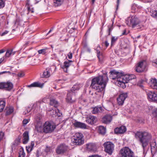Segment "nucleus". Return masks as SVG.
<instances>
[{
    "label": "nucleus",
    "instance_id": "f257e3e1",
    "mask_svg": "<svg viewBox=\"0 0 157 157\" xmlns=\"http://www.w3.org/2000/svg\"><path fill=\"white\" fill-rule=\"evenodd\" d=\"M135 137L138 139L140 145L142 147L144 150L148 145L150 143L151 149L155 148L156 146L155 140L151 142L152 138L151 135L148 132L146 131H138L135 133Z\"/></svg>",
    "mask_w": 157,
    "mask_h": 157
},
{
    "label": "nucleus",
    "instance_id": "f03ea898",
    "mask_svg": "<svg viewBox=\"0 0 157 157\" xmlns=\"http://www.w3.org/2000/svg\"><path fill=\"white\" fill-rule=\"evenodd\" d=\"M108 79L106 75L94 78L92 79L90 86L95 89L97 92H100L104 90Z\"/></svg>",
    "mask_w": 157,
    "mask_h": 157
},
{
    "label": "nucleus",
    "instance_id": "7ed1b4c3",
    "mask_svg": "<svg viewBox=\"0 0 157 157\" xmlns=\"http://www.w3.org/2000/svg\"><path fill=\"white\" fill-rule=\"evenodd\" d=\"M109 77L112 79H117L118 82L128 83L132 79L131 77L128 75H123L121 73L113 70L110 72Z\"/></svg>",
    "mask_w": 157,
    "mask_h": 157
},
{
    "label": "nucleus",
    "instance_id": "20e7f679",
    "mask_svg": "<svg viewBox=\"0 0 157 157\" xmlns=\"http://www.w3.org/2000/svg\"><path fill=\"white\" fill-rule=\"evenodd\" d=\"M127 25L133 28L141 30L144 28L141 24L140 21L136 16H132L128 17L125 20Z\"/></svg>",
    "mask_w": 157,
    "mask_h": 157
},
{
    "label": "nucleus",
    "instance_id": "39448f33",
    "mask_svg": "<svg viewBox=\"0 0 157 157\" xmlns=\"http://www.w3.org/2000/svg\"><path fill=\"white\" fill-rule=\"evenodd\" d=\"M80 86L81 85L79 84L75 85H74L71 90L68 91L66 98L67 102L72 103L75 101V92L76 90H78Z\"/></svg>",
    "mask_w": 157,
    "mask_h": 157
},
{
    "label": "nucleus",
    "instance_id": "423d86ee",
    "mask_svg": "<svg viewBox=\"0 0 157 157\" xmlns=\"http://www.w3.org/2000/svg\"><path fill=\"white\" fill-rule=\"evenodd\" d=\"M5 51V50L3 49L0 50V59H5L8 58L10 56L14 55L16 52L15 51H13V49H9L7 50L5 54L3 55V54Z\"/></svg>",
    "mask_w": 157,
    "mask_h": 157
},
{
    "label": "nucleus",
    "instance_id": "0eeeda50",
    "mask_svg": "<svg viewBox=\"0 0 157 157\" xmlns=\"http://www.w3.org/2000/svg\"><path fill=\"white\" fill-rule=\"evenodd\" d=\"M83 137V136L82 133L77 132L74 136V139L72 142L75 145H82L84 143V142Z\"/></svg>",
    "mask_w": 157,
    "mask_h": 157
},
{
    "label": "nucleus",
    "instance_id": "6e6552de",
    "mask_svg": "<svg viewBox=\"0 0 157 157\" xmlns=\"http://www.w3.org/2000/svg\"><path fill=\"white\" fill-rule=\"evenodd\" d=\"M121 157H134L133 152L128 147H125L120 150Z\"/></svg>",
    "mask_w": 157,
    "mask_h": 157
},
{
    "label": "nucleus",
    "instance_id": "1a4fd4ad",
    "mask_svg": "<svg viewBox=\"0 0 157 157\" xmlns=\"http://www.w3.org/2000/svg\"><path fill=\"white\" fill-rule=\"evenodd\" d=\"M43 126V131L46 133L52 132L56 128L55 125L48 121L44 123Z\"/></svg>",
    "mask_w": 157,
    "mask_h": 157
},
{
    "label": "nucleus",
    "instance_id": "9d476101",
    "mask_svg": "<svg viewBox=\"0 0 157 157\" xmlns=\"http://www.w3.org/2000/svg\"><path fill=\"white\" fill-rule=\"evenodd\" d=\"M146 64V61L145 60H142L135 65V71L138 73H140L143 72L144 69Z\"/></svg>",
    "mask_w": 157,
    "mask_h": 157
},
{
    "label": "nucleus",
    "instance_id": "9b49d317",
    "mask_svg": "<svg viewBox=\"0 0 157 157\" xmlns=\"http://www.w3.org/2000/svg\"><path fill=\"white\" fill-rule=\"evenodd\" d=\"M13 87L12 83L9 82H0V89L10 91Z\"/></svg>",
    "mask_w": 157,
    "mask_h": 157
},
{
    "label": "nucleus",
    "instance_id": "f8f14e48",
    "mask_svg": "<svg viewBox=\"0 0 157 157\" xmlns=\"http://www.w3.org/2000/svg\"><path fill=\"white\" fill-rule=\"evenodd\" d=\"M68 149L67 146L65 144H62L59 145L56 149V153L58 155L63 154Z\"/></svg>",
    "mask_w": 157,
    "mask_h": 157
},
{
    "label": "nucleus",
    "instance_id": "ddd939ff",
    "mask_svg": "<svg viewBox=\"0 0 157 157\" xmlns=\"http://www.w3.org/2000/svg\"><path fill=\"white\" fill-rule=\"evenodd\" d=\"M105 151L109 155H111L113 151L114 145L111 142H107L104 144Z\"/></svg>",
    "mask_w": 157,
    "mask_h": 157
},
{
    "label": "nucleus",
    "instance_id": "4468645a",
    "mask_svg": "<svg viewBox=\"0 0 157 157\" xmlns=\"http://www.w3.org/2000/svg\"><path fill=\"white\" fill-rule=\"evenodd\" d=\"M127 97V93H122L120 94L117 99L118 105H122L124 103L125 100Z\"/></svg>",
    "mask_w": 157,
    "mask_h": 157
},
{
    "label": "nucleus",
    "instance_id": "2eb2a0df",
    "mask_svg": "<svg viewBox=\"0 0 157 157\" xmlns=\"http://www.w3.org/2000/svg\"><path fill=\"white\" fill-rule=\"evenodd\" d=\"M147 98L150 101H157V94L154 91H146Z\"/></svg>",
    "mask_w": 157,
    "mask_h": 157
},
{
    "label": "nucleus",
    "instance_id": "dca6fc26",
    "mask_svg": "<svg viewBox=\"0 0 157 157\" xmlns=\"http://www.w3.org/2000/svg\"><path fill=\"white\" fill-rule=\"evenodd\" d=\"M73 62V61L72 60L67 59L66 61L64 62L63 65H61V67L63 69L64 72H67L68 67L71 65Z\"/></svg>",
    "mask_w": 157,
    "mask_h": 157
},
{
    "label": "nucleus",
    "instance_id": "f3484780",
    "mask_svg": "<svg viewBox=\"0 0 157 157\" xmlns=\"http://www.w3.org/2000/svg\"><path fill=\"white\" fill-rule=\"evenodd\" d=\"M149 84L152 88L157 90V80L156 78H151L150 79Z\"/></svg>",
    "mask_w": 157,
    "mask_h": 157
},
{
    "label": "nucleus",
    "instance_id": "a211bd4d",
    "mask_svg": "<svg viewBox=\"0 0 157 157\" xmlns=\"http://www.w3.org/2000/svg\"><path fill=\"white\" fill-rule=\"evenodd\" d=\"M112 119V116L110 115L107 114L105 115L102 118V121L103 123L108 124L111 121Z\"/></svg>",
    "mask_w": 157,
    "mask_h": 157
},
{
    "label": "nucleus",
    "instance_id": "6ab92c4d",
    "mask_svg": "<svg viewBox=\"0 0 157 157\" xmlns=\"http://www.w3.org/2000/svg\"><path fill=\"white\" fill-rule=\"evenodd\" d=\"M96 117L93 116H90L88 117L86 120V122L89 124H92L96 122Z\"/></svg>",
    "mask_w": 157,
    "mask_h": 157
},
{
    "label": "nucleus",
    "instance_id": "aec40b11",
    "mask_svg": "<svg viewBox=\"0 0 157 157\" xmlns=\"http://www.w3.org/2000/svg\"><path fill=\"white\" fill-rule=\"evenodd\" d=\"M126 130V127L125 126H122L119 128H116L114 130V132L116 133L122 134L125 132Z\"/></svg>",
    "mask_w": 157,
    "mask_h": 157
},
{
    "label": "nucleus",
    "instance_id": "412c9836",
    "mask_svg": "<svg viewBox=\"0 0 157 157\" xmlns=\"http://www.w3.org/2000/svg\"><path fill=\"white\" fill-rule=\"evenodd\" d=\"M73 125L75 127L78 128H86V125L84 123L78 121H75L73 123Z\"/></svg>",
    "mask_w": 157,
    "mask_h": 157
},
{
    "label": "nucleus",
    "instance_id": "4be33fe9",
    "mask_svg": "<svg viewBox=\"0 0 157 157\" xmlns=\"http://www.w3.org/2000/svg\"><path fill=\"white\" fill-rule=\"evenodd\" d=\"M104 110L101 106H97L93 108V110L92 111L93 114H96L97 113L102 112Z\"/></svg>",
    "mask_w": 157,
    "mask_h": 157
},
{
    "label": "nucleus",
    "instance_id": "5701e85b",
    "mask_svg": "<svg viewBox=\"0 0 157 157\" xmlns=\"http://www.w3.org/2000/svg\"><path fill=\"white\" fill-rule=\"evenodd\" d=\"M29 140V133L27 131L25 132L23 134V142L24 144H26Z\"/></svg>",
    "mask_w": 157,
    "mask_h": 157
},
{
    "label": "nucleus",
    "instance_id": "b1692460",
    "mask_svg": "<svg viewBox=\"0 0 157 157\" xmlns=\"http://www.w3.org/2000/svg\"><path fill=\"white\" fill-rule=\"evenodd\" d=\"M44 85V84H41L38 82H34L30 85L27 86L28 87H39L42 88Z\"/></svg>",
    "mask_w": 157,
    "mask_h": 157
},
{
    "label": "nucleus",
    "instance_id": "393cba45",
    "mask_svg": "<svg viewBox=\"0 0 157 157\" xmlns=\"http://www.w3.org/2000/svg\"><path fill=\"white\" fill-rule=\"evenodd\" d=\"M51 51V49L50 48H45L41 50H39L38 51L39 54L45 55L47 53H49Z\"/></svg>",
    "mask_w": 157,
    "mask_h": 157
},
{
    "label": "nucleus",
    "instance_id": "a878e982",
    "mask_svg": "<svg viewBox=\"0 0 157 157\" xmlns=\"http://www.w3.org/2000/svg\"><path fill=\"white\" fill-rule=\"evenodd\" d=\"M50 70L49 68H47L43 72V74L41 75L42 78H48L50 76Z\"/></svg>",
    "mask_w": 157,
    "mask_h": 157
},
{
    "label": "nucleus",
    "instance_id": "bb28decb",
    "mask_svg": "<svg viewBox=\"0 0 157 157\" xmlns=\"http://www.w3.org/2000/svg\"><path fill=\"white\" fill-rule=\"evenodd\" d=\"M36 122L38 124H41L42 122V116L40 114H37L35 117Z\"/></svg>",
    "mask_w": 157,
    "mask_h": 157
},
{
    "label": "nucleus",
    "instance_id": "cd10ccee",
    "mask_svg": "<svg viewBox=\"0 0 157 157\" xmlns=\"http://www.w3.org/2000/svg\"><path fill=\"white\" fill-rule=\"evenodd\" d=\"M6 115H8L12 113L13 111V107H7L5 109Z\"/></svg>",
    "mask_w": 157,
    "mask_h": 157
},
{
    "label": "nucleus",
    "instance_id": "c85d7f7f",
    "mask_svg": "<svg viewBox=\"0 0 157 157\" xmlns=\"http://www.w3.org/2000/svg\"><path fill=\"white\" fill-rule=\"evenodd\" d=\"M100 48V46H98L96 49L97 56L98 59H102L104 58V56L102 52H100L99 49Z\"/></svg>",
    "mask_w": 157,
    "mask_h": 157
},
{
    "label": "nucleus",
    "instance_id": "c756f323",
    "mask_svg": "<svg viewBox=\"0 0 157 157\" xmlns=\"http://www.w3.org/2000/svg\"><path fill=\"white\" fill-rule=\"evenodd\" d=\"M87 148L90 151L94 150L95 148V145L93 143H88L86 144Z\"/></svg>",
    "mask_w": 157,
    "mask_h": 157
},
{
    "label": "nucleus",
    "instance_id": "7c9ffc66",
    "mask_svg": "<svg viewBox=\"0 0 157 157\" xmlns=\"http://www.w3.org/2000/svg\"><path fill=\"white\" fill-rule=\"evenodd\" d=\"M63 0H54V6L55 7H58L61 5Z\"/></svg>",
    "mask_w": 157,
    "mask_h": 157
},
{
    "label": "nucleus",
    "instance_id": "2f4dec72",
    "mask_svg": "<svg viewBox=\"0 0 157 157\" xmlns=\"http://www.w3.org/2000/svg\"><path fill=\"white\" fill-rule=\"evenodd\" d=\"M98 131L99 133L104 135L105 133V128L103 126H99L98 128Z\"/></svg>",
    "mask_w": 157,
    "mask_h": 157
},
{
    "label": "nucleus",
    "instance_id": "473e14b6",
    "mask_svg": "<svg viewBox=\"0 0 157 157\" xmlns=\"http://www.w3.org/2000/svg\"><path fill=\"white\" fill-rule=\"evenodd\" d=\"M50 104L51 105L54 106L55 107H56L58 106V102L55 99H52L50 100Z\"/></svg>",
    "mask_w": 157,
    "mask_h": 157
},
{
    "label": "nucleus",
    "instance_id": "72a5a7b5",
    "mask_svg": "<svg viewBox=\"0 0 157 157\" xmlns=\"http://www.w3.org/2000/svg\"><path fill=\"white\" fill-rule=\"evenodd\" d=\"M5 104L6 103L4 101H0V112H2L3 110Z\"/></svg>",
    "mask_w": 157,
    "mask_h": 157
},
{
    "label": "nucleus",
    "instance_id": "f704fd0d",
    "mask_svg": "<svg viewBox=\"0 0 157 157\" xmlns=\"http://www.w3.org/2000/svg\"><path fill=\"white\" fill-rule=\"evenodd\" d=\"M35 129L38 132H41L43 130V128L41 125L38 124L35 126Z\"/></svg>",
    "mask_w": 157,
    "mask_h": 157
},
{
    "label": "nucleus",
    "instance_id": "c9c22d12",
    "mask_svg": "<svg viewBox=\"0 0 157 157\" xmlns=\"http://www.w3.org/2000/svg\"><path fill=\"white\" fill-rule=\"evenodd\" d=\"M118 39L117 36H113L111 38V46L113 45Z\"/></svg>",
    "mask_w": 157,
    "mask_h": 157
},
{
    "label": "nucleus",
    "instance_id": "e433bc0d",
    "mask_svg": "<svg viewBox=\"0 0 157 157\" xmlns=\"http://www.w3.org/2000/svg\"><path fill=\"white\" fill-rule=\"evenodd\" d=\"M18 157H25V153L23 149H21L19 152Z\"/></svg>",
    "mask_w": 157,
    "mask_h": 157
},
{
    "label": "nucleus",
    "instance_id": "4c0bfd02",
    "mask_svg": "<svg viewBox=\"0 0 157 157\" xmlns=\"http://www.w3.org/2000/svg\"><path fill=\"white\" fill-rule=\"evenodd\" d=\"M126 83L122 82H118V86L123 88H124L126 87V85L125 84Z\"/></svg>",
    "mask_w": 157,
    "mask_h": 157
},
{
    "label": "nucleus",
    "instance_id": "58836bf2",
    "mask_svg": "<svg viewBox=\"0 0 157 157\" xmlns=\"http://www.w3.org/2000/svg\"><path fill=\"white\" fill-rule=\"evenodd\" d=\"M151 16L156 19H157V11H152L151 12Z\"/></svg>",
    "mask_w": 157,
    "mask_h": 157
},
{
    "label": "nucleus",
    "instance_id": "ea45409f",
    "mask_svg": "<svg viewBox=\"0 0 157 157\" xmlns=\"http://www.w3.org/2000/svg\"><path fill=\"white\" fill-rule=\"evenodd\" d=\"M151 16L156 19H157V11H152L151 12Z\"/></svg>",
    "mask_w": 157,
    "mask_h": 157
},
{
    "label": "nucleus",
    "instance_id": "a19ab883",
    "mask_svg": "<svg viewBox=\"0 0 157 157\" xmlns=\"http://www.w3.org/2000/svg\"><path fill=\"white\" fill-rule=\"evenodd\" d=\"M52 149L50 147L46 146V147L45 149V152L47 153L50 152L52 151Z\"/></svg>",
    "mask_w": 157,
    "mask_h": 157
},
{
    "label": "nucleus",
    "instance_id": "79ce46f5",
    "mask_svg": "<svg viewBox=\"0 0 157 157\" xmlns=\"http://www.w3.org/2000/svg\"><path fill=\"white\" fill-rule=\"evenodd\" d=\"M5 6V2L3 0H0V9L3 8Z\"/></svg>",
    "mask_w": 157,
    "mask_h": 157
},
{
    "label": "nucleus",
    "instance_id": "37998d69",
    "mask_svg": "<svg viewBox=\"0 0 157 157\" xmlns=\"http://www.w3.org/2000/svg\"><path fill=\"white\" fill-rule=\"evenodd\" d=\"M40 104V103L39 102H36L33 105V107L32 109H36V107H37L38 105Z\"/></svg>",
    "mask_w": 157,
    "mask_h": 157
},
{
    "label": "nucleus",
    "instance_id": "c03bdc74",
    "mask_svg": "<svg viewBox=\"0 0 157 157\" xmlns=\"http://www.w3.org/2000/svg\"><path fill=\"white\" fill-rule=\"evenodd\" d=\"M34 145V142L33 141L31 143L30 146H29V148L30 149V151H31L32 150L33 148Z\"/></svg>",
    "mask_w": 157,
    "mask_h": 157
},
{
    "label": "nucleus",
    "instance_id": "a18cd8bd",
    "mask_svg": "<svg viewBox=\"0 0 157 157\" xmlns=\"http://www.w3.org/2000/svg\"><path fill=\"white\" fill-rule=\"evenodd\" d=\"M4 135V133L2 132H0V142L2 140Z\"/></svg>",
    "mask_w": 157,
    "mask_h": 157
},
{
    "label": "nucleus",
    "instance_id": "49530a36",
    "mask_svg": "<svg viewBox=\"0 0 157 157\" xmlns=\"http://www.w3.org/2000/svg\"><path fill=\"white\" fill-rule=\"evenodd\" d=\"M154 116L157 119V109H155L153 112Z\"/></svg>",
    "mask_w": 157,
    "mask_h": 157
},
{
    "label": "nucleus",
    "instance_id": "de8ad7c7",
    "mask_svg": "<svg viewBox=\"0 0 157 157\" xmlns=\"http://www.w3.org/2000/svg\"><path fill=\"white\" fill-rule=\"evenodd\" d=\"M31 110V109L30 107H28L26 110L24 112V113L25 115H26L27 113H29Z\"/></svg>",
    "mask_w": 157,
    "mask_h": 157
},
{
    "label": "nucleus",
    "instance_id": "09e8293b",
    "mask_svg": "<svg viewBox=\"0 0 157 157\" xmlns=\"http://www.w3.org/2000/svg\"><path fill=\"white\" fill-rule=\"evenodd\" d=\"M35 59H30L29 61L30 64L34 65L35 63Z\"/></svg>",
    "mask_w": 157,
    "mask_h": 157
},
{
    "label": "nucleus",
    "instance_id": "8fccbe9b",
    "mask_svg": "<svg viewBox=\"0 0 157 157\" xmlns=\"http://www.w3.org/2000/svg\"><path fill=\"white\" fill-rule=\"evenodd\" d=\"M67 56L69 59H71L72 58V53L71 52H69L67 54Z\"/></svg>",
    "mask_w": 157,
    "mask_h": 157
},
{
    "label": "nucleus",
    "instance_id": "3c124183",
    "mask_svg": "<svg viewBox=\"0 0 157 157\" xmlns=\"http://www.w3.org/2000/svg\"><path fill=\"white\" fill-rule=\"evenodd\" d=\"M28 122V120L27 119H25L23 121V123L24 125H25Z\"/></svg>",
    "mask_w": 157,
    "mask_h": 157
},
{
    "label": "nucleus",
    "instance_id": "603ef678",
    "mask_svg": "<svg viewBox=\"0 0 157 157\" xmlns=\"http://www.w3.org/2000/svg\"><path fill=\"white\" fill-rule=\"evenodd\" d=\"M8 32H9L8 31L6 30L5 32H3L1 34V36H4L5 35H6V34H7L8 33Z\"/></svg>",
    "mask_w": 157,
    "mask_h": 157
},
{
    "label": "nucleus",
    "instance_id": "864d4df0",
    "mask_svg": "<svg viewBox=\"0 0 157 157\" xmlns=\"http://www.w3.org/2000/svg\"><path fill=\"white\" fill-rule=\"evenodd\" d=\"M94 95H96V96L94 97L96 98H97L100 97L101 95V94H97V92H95L94 94Z\"/></svg>",
    "mask_w": 157,
    "mask_h": 157
},
{
    "label": "nucleus",
    "instance_id": "5fc2aeb1",
    "mask_svg": "<svg viewBox=\"0 0 157 157\" xmlns=\"http://www.w3.org/2000/svg\"><path fill=\"white\" fill-rule=\"evenodd\" d=\"M6 73H8L9 74H11V72L10 71H4L2 72H0V75L2 74H3Z\"/></svg>",
    "mask_w": 157,
    "mask_h": 157
},
{
    "label": "nucleus",
    "instance_id": "6e6d98bb",
    "mask_svg": "<svg viewBox=\"0 0 157 157\" xmlns=\"http://www.w3.org/2000/svg\"><path fill=\"white\" fill-rule=\"evenodd\" d=\"M18 76L20 77H22L24 76V74L23 73H20L18 74Z\"/></svg>",
    "mask_w": 157,
    "mask_h": 157
},
{
    "label": "nucleus",
    "instance_id": "4d7b16f0",
    "mask_svg": "<svg viewBox=\"0 0 157 157\" xmlns=\"http://www.w3.org/2000/svg\"><path fill=\"white\" fill-rule=\"evenodd\" d=\"M113 29L112 26H111V27H110L109 28L108 30H109V35L110 34V33L111 31Z\"/></svg>",
    "mask_w": 157,
    "mask_h": 157
},
{
    "label": "nucleus",
    "instance_id": "13d9d810",
    "mask_svg": "<svg viewBox=\"0 0 157 157\" xmlns=\"http://www.w3.org/2000/svg\"><path fill=\"white\" fill-rule=\"evenodd\" d=\"M84 49L89 52H91V49L89 47H88Z\"/></svg>",
    "mask_w": 157,
    "mask_h": 157
},
{
    "label": "nucleus",
    "instance_id": "bf43d9fd",
    "mask_svg": "<svg viewBox=\"0 0 157 157\" xmlns=\"http://www.w3.org/2000/svg\"><path fill=\"white\" fill-rule=\"evenodd\" d=\"M109 44L108 43L107 40H106L105 42V45L107 48L109 45Z\"/></svg>",
    "mask_w": 157,
    "mask_h": 157
},
{
    "label": "nucleus",
    "instance_id": "052dcab7",
    "mask_svg": "<svg viewBox=\"0 0 157 157\" xmlns=\"http://www.w3.org/2000/svg\"><path fill=\"white\" fill-rule=\"evenodd\" d=\"M127 34V33H126V29H124L123 31V32L122 33V35H126Z\"/></svg>",
    "mask_w": 157,
    "mask_h": 157
},
{
    "label": "nucleus",
    "instance_id": "680f3d73",
    "mask_svg": "<svg viewBox=\"0 0 157 157\" xmlns=\"http://www.w3.org/2000/svg\"><path fill=\"white\" fill-rule=\"evenodd\" d=\"M88 47V46L87 45V44L85 43V44H84V45H83V48H84V49L86 48H87Z\"/></svg>",
    "mask_w": 157,
    "mask_h": 157
},
{
    "label": "nucleus",
    "instance_id": "e2e57ef3",
    "mask_svg": "<svg viewBox=\"0 0 157 157\" xmlns=\"http://www.w3.org/2000/svg\"><path fill=\"white\" fill-rule=\"evenodd\" d=\"M119 2H120V0H117V10L118 9V6H119Z\"/></svg>",
    "mask_w": 157,
    "mask_h": 157
},
{
    "label": "nucleus",
    "instance_id": "0e129e2a",
    "mask_svg": "<svg viewBox=\"0 0 157 157\" xmlns=\"http://www.w3.org/2000/svg\"><path fill=\"white\" fill-rule=\"evenodd\" d=\"M26 150L28 152H30L31 151H30V149L29 148V146H28V147H26Z\"/></svg>",
    "mask_w": 157,
    "mask_h": 157
},
{
    "label": "nucleus",
    "instance_id": "69168bd1",
    "mask_svg": "<svg viewBox=\"0 0 157 157\" xmlns=\"http://www.w3.org/2000/svg\"><path fill=\"white\" fill-rule=\"evenodd\" d=\"M36 156L37 157H39L40 155L39 154V151H37L36 153Z\"/></svg>",
    "mask_w": 157,
    "mask_h": 157
},
{
    "label": "nucleus",
    "instance_id": "338daca9",
    "mask_svg": "<svg viewBox=\"0 0 157 157\" xmlns=\"http://www.w3.org/2000/svg\"><path fill=\"white\" fill-rule=\"evenodd\" d=\"M131 77L132 79H134L136 78V76L135 75H132L131 76H130Z\"/></svg>",
    "mask_w": 157,
    "mask_h": 157
},
{
    "label": "nucleus",
    "instance_id": "774afa93",
    "mask_svg": "<svg viewBox=\"0 0 157 157\" xmlns=\"http://www.w3.org/2000/svg\"><path fill=\"white\" fill-rule=\"evenodd\" d=\"M52 31V29H50L49 31L48 32V33H47V35H48Z\"/></svg>",
    "mask_w": 157,
    "mask_h": 157
}]
</instances>
